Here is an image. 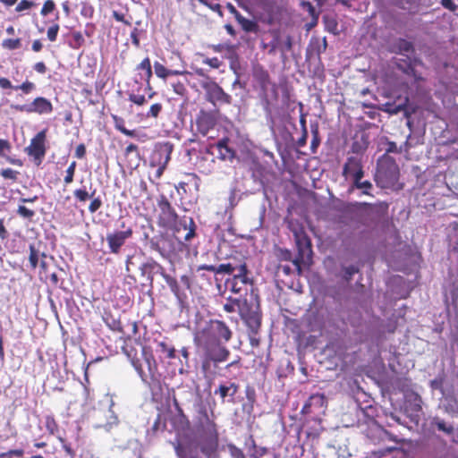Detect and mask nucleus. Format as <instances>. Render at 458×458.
I'll list each match as a JSON object with an SVG mask.
<instances>
[{"mask_svg": "<svg viewBox=\"0 0 458 458\" xmlns=\"http://www.w3.org/2000/svg\"><path fill=\"white\" fill-rule=\"evenodd\" d=\"M343 175L345 178L351 177L352 181L355 179H362L364 171L360 159L357 157H349L344 165Z\"/></svg>", "mask_w": 458, "mask_h": 458, "instance_id": "nucleus-17", "label": "nucleus"}, {"mask_svg": "<svg viewBox=\"0 0 458 458\" xmlns=\"http://www.w3.org/2000/svg\"><path fill=\"white\" fill-rule=\"evenodd\" d=\"M230 139L228 137H224L220 139L217 142L214 144H210L208 146V151L211 154L212 148H216L217 150V158L222 161H230L232 162L236 157V151L229 145Z\"/></svg>", "mask_w": 458, "mask_h": 458, "instance_id": "nucleus-15", "label": "nucleus"}, {"mask_svg": "<svg viewBox=\"0 0 458 458\" xmlns=\"http://www.w3.org/2000/svg\"><path fill=\"white\" fill-rule=\"evenodd\" d=\"M203 63L213 69H218L222 65V62L217 57L206 58Z\"/></svg>", "mask_w": 458, "mask_h": 458, "instance_id": "nucleus-61", "label": "nucleus"}, {"mask_svg": "<svg viewBox=\"0 0 458 458\" xmlns=\"http://www.w3.org/2000/svg\"><path fill=\"white\" fill-rule=\"evenodd\" d=\"M137 83V89H131L128 92V98L131 102L133 104L141 106H144L147 103V99L145 98L144 94H140L141 89H143L142 83Z\"/></svg>", "mask_w": 458, "mask_h": 458, "instance_id": "nucleus-27", "label": "nucleus"}, {"mask_svg": "<svg viewBox=\"0 0 458 458\" xmlns=\"http://www.w3.org/2000/svg\"><path fill=\"white\" fill-rule=\"evenodd\" d=\"M163 110V105L161 103H155L150 106L148 111L146 114V118L157 119Z\"/></svg>", "mask_w": 458, "mask_h": 458, "instance_id": "nucleus-42", "label": "nucleus"}, {"mask_svg": "<svg viewBox=\"0 0 458 458\" xmlns=\"http://www.w3.org/2000/svg\"><path fill=\"white\" fill-rule=\"evenodd\" d=\"M111 117L114 122V128L117 131H119L123 134L131 137V138L138 137V133H137L136 130H128L125 127V121L123 117H121L117 114H111Z\"/></svg>", "mask_w": 458, "mask_h": 458, "instance_id": "nucleus-26", "label": "nucleus"}, {"mask_svg": "<svg viewBox=\"0 0 458 458\" xmlns=\"http://www.w3.org/2000/svg\"><path fill=\"white\" fill-rule=\"evenodd\" d=\"M141 276L145 277L148 284L152 286L154 282V275H163L165 268L154 259H150L140 267Z\"/></svg>", "mask_w": 458, "mask_h": 458, "instance_id": "nucleus-20", "label": "nucleus"}, {"mask_svg": "<svg viewBox=\"0 0 458 458\" xmlns=\"http://www.w3.org/2000/svg\"><path fill=\"white\" fill-rule=\"evenodd\" d=\"M238 269V266H234L232 263L220 264L219 266L215 265H199L197 268L198 271L207 270L214 272L216 274H228L233 275Z\"/></svg>", "mask_w": 458, "mask_h": 458, "instance_id": "nucleus-25", "label": "nucleus"}, {"mask_svg": "<svg viewBox=\"0 0 458 458\" xmlns=\"http://www.w3.org/2000/svg\"><path fill=\"white\" fill-rule=\"evenodd\" d=\"M170 60H178L180 64L177 67H173V65L165 67L158 62L154 63L155 73L158 78L165 80L167 77L172 75H183L188 73L185 70V63L179 53H172Z\"/></svg>", "mask_w": 458, "mask_h": 458, "instance_id": "nucleus-6", "label": "nucleus"}, {"mask_svg": "<svg viewBox=\"0 0 458 458\" xmlns=\"http://www.w3.org/2000/svg\"><path fill=\"white\" fill-rule=\"evenodd\" d=\"M172 86H173V89H174V93L179 96L183 97L187 93V89H186L184 84L181 81H177V82L174 83Z\"/></svg>", "mask_w": 458, "mask_h": 458, "instance_id": "nucleus-59", "label": "nucleus"}, {"mask_svg": "<svg viewBox=\"0 0 458 458\" xmlns=\"http://www.w3.org/2000/svg\"><path fill=\"white\" fill-rule=\"evenodd\" d=\"M105 323L113 331L123 332V326L119 319L114 318L111 315L104 317Z\"/></svg>", "mask_w": 458, "mask_h": 458, "instance_id": "nucleus-37", "label": "nucleus"}, {"mask_svg": "<svg viewBox=\"0 0 458 458\" xmlns=\"http://www.w3.org/2000/svg\"><path fill=\"white\" fill-rule=\"evenodd\" d=\"M21 47V39L16 38H5L2 41V47L7 50H15Z\"/></svg>", "mask_w": 458, "mask_h": 458, "instance_id": "nucleus-38", "label": "nucleus"}, {"mask_svg": "<svg viewBox=\"0 0 458 458\" xmlns=\"http://www.w3.org/2000/svg\"><path fill=\"white\" fill-rule=\"evenodd\" d=\"M76 165H77L76 162L72 161L67 167V169L65 171V176L64 178V182L65 185H68L73 182Z\"/></svg>", "mask_w": 458, "mask_h": 458, "instance_id": "nucleus-41", "label": "nucleus"}, {"mask_svg": "<svg viewBox=\"0 0 458 458\" xmlns=\"http://www.w3.org/2000/svg\"><path fill=\"white\" fill-rule=\"evenodd\" d=\"M142 355L144 358V361L147 365L148 372H146L142 368V363L140 359L131 357V362L140 378L146 382L148 377L154 379L157 373V363L155 360V357L151 351H148L146 347L142 348Z\"/></svg>", "mask_w": 458, "mask_h": 458, "instance_id": "nucleus-5", "label": "nucleus"}, {"mask_svg": "<svg viewBox=\"0 0 458 458\" xmlns=\"http://www.w3.org/2000/svg\"><path fill=\"white\" fill-rule=\"evenodd\" d=\"M268 33L271 35L272 39L268 43L261 42V48L267 49V54L274 55L276 51L280 52L281 49V34L278 30H270Z\"/></svg>", "mask_w": 458, "mask_h": 458, "instance_id": "nucleus-23", "label": "nucleus"}, {"mask_svg": "<svg viewBox=\"0 0 458 458\" xmlns=\"http://www.w3.org/2000/svg\"><path fill=\"white\" fill-rule=\"evenodd\" d=\"M239 391V385L234 382L226 384H220L218 388L215 390L214 394H218L222 400V403L225 402L226 397H230L231 400L228 402L233 403V397Z\"/></svg>", "mask_w": 458, "mask_h": 458, "instance_id": "nucleus-22", "label": "nucleus"}, {"mask_svg": "<svg viewBox=\"0 0 458 458\" xmlns=\"http://www.w3.org/2000/svg\"><path fill=\"white\" fill-rule=\"evenodd\" d=\"M242 320L245 322L249 329L250 335H258L261 327V314L257 310L250 312V315H244Z\"/></svg>", "mask_w": 458, "mask_h": 458, "instance_id": "nucleus-24", "label": "nucleus"}, {"mask_svg": "<svg viewBox=\"0 0 458 458\" xmlns=\"http://www.w3.org/2000/svg\"><path fill=\"white\" fill-rule=\"evenodd\" d=\"M352 187L349 191H352V188L362 190V194L371 196L370 190L373 188L372 183L369 181H363L361 179H355Z\"/></svg>", "mask_w": 458, "mask_h": 458, "instance_id": "nucleus-33", "label": "nucleus"}, {"mask_svg": "<svg viewBox=\"0 0 458 458\" xmlns=\"http://www.w3.org/2000/svg\"><path fill=\"white\" fill-rule=\"evenodd\" d=\"M235 304L237 305V311L239 312V315L241 318H244V315H250V312L257 311L258 310H254L252 308V305L248 302L246 299H243L241 301H236Z\"/></svg>", "mask_w": 458, "mask_h": 458, "instance_id": "nucleus-31", "label": "nucleus"}, {"mask_svg": "<svg viewBox=\"0 0 458 458\" xmlns=\"http://www.w3.org/2000/svg\"><path fill=\"white\" fill-rule=\"evenodd\" d=\"M372 208V204L367 202H355L349 204L341 218L349 219L355 223H362L363 210Z\"/></svg>", "mask_w": 458, "mask_h": 458, "instance_id": "nucleus-16", "label": "nucleus"}, {"mask_svg": "<svg viewBox=\"0 0 458 458\" xmlns=\"http://www.w3.org/2000/svg\"><path fill=\"white\" fill-rule=\"evenodd\" d=\"M91 201L89 205V211L91 214L96 213L102 207V200L99 197L90 198Z\"/></svg>", "mask_w": 458, "mask_h": 458, "instance_id": "nucleus-56", "label": "nucleus"}, {"mask_svg": "<svg viewBox=\"0 0 458 458\" xmlns=\"http://www.w3.org/2000/svg\"><path fill=\"white\" fill-rule=\"evenodd\" d=\"M219 436L199 437V447L207 458H213L218 450Z\"/></svg>", "mask_w": 458, "mask_h": 458, "instance_id": "nucleus-18", "label": "nucleus"}, {"mask_svg": "<svg viewBox=\"0 0 458 458\" xmlns=\"http://www.w3.org/2000/svg\"><path fill=\"white\" fill-rule=\"evenodd\" d=\"M236 301H241L239 298H232L229 297L227 299V302L224 304L223 309L225 311L228 313H233L237 310V305L235 304Z\"/></svg>", "mask_w": 458, "mask_h": 458, "instance_id": "nucleus-52", "label": "nucleus"}, {"mask_svg": "<svg viewBox=\"0 0 458 458\" xmlns=\"http://www.w3.org/2000/svg\"><path fill=\"white\" fill-rule=\"evenodd\" d=\"M157 351L161 352L162 353L165 354V357L168 359H174L176 350L174 346L168 345L165 342H158L157 343Z\"/></svg>", "mask_w": 458, "mask_h": 458, "instance_id": "nucleus-36", "label": "nucleus"}, {"mask_svg": "<svg viewBox=\"0 0 458 458\" xmlns=\"http://www.w3.org/2000/svg\"><path fill=\"white\" fill-rule=\"evenodd\" d=\"M33 6H35L34 2L30 1V0H21L17 4V5L15 7V11L17 13H21L23 11L31 9Z\"/></svg>", "mask_w": 458, "mask_h": 458, "instance_id": "nucleus-53", "label": "nucleus"}, {"mask_svg": "<svg viewBox=\"0 0 458 458\" xmlns=\"http://www.w3.org/2000/svg\"><path fill=\"white\" fill-rule=\"evenodd\" d=\"M55 9V3L53 0H47V1H45L44 4L41 8L40 14L42 16H47L49 13H53Z\"/></svg>", "mask_w": 458, "mask_h": 458, "instance_id": "nucleus-51", "label": "nucleus"}, {"mask_svg": "<svg viewBox=\"0 0 458 458\" xmlns=\"http://www.w3.org/2000/svg\"><path fill=\"white\" fill-rule=\"evenodd\" d=\"M46 130H43L36 134L30 140V144L25 148V152L32 157L37 163L40 165L46 155Z\"/></svg>", "mask_w": 458, "mask_h": 458, "instance_id": "nucleus-10", "label": "nucleus"}, {"mask_svg": "<svg viewBox=\"0 0 458 458\" xmlns=\"http://www.w3.org/2000/svg\"><path fill=\"white\" fill-rule=\"evenodd\" d=\"M301 6L308 12L311 19L314 20V23H318L319 13L316 11L312 4L308 1H303Z\"/></svg>", "mask_w": 458, "mask_h": 458, "instance_id": "nucleus-43", "label": "nucleus"}, {"mask_svg": "<svg viewBox=\"0 0 458 458\" xmlns=\"http://www.w3.org/2000/svg\"><path fill=\"white\" fill-rule=\"evenodd\" d=\"M11 108L18 112L28 114L36 113L38 114H50L53 112V105L44 97H37L29 105H12Z\"/></svg>", "mask_w": 458, "mask_h": 458, "instance_id": "nucleus-7", "label": "nucleus"}, {"mask_svg": "<svg viewBox=\"0 0 458 458\" xmlns=\"http://www.w3.org/2000/svg\"><path fill=\"white\" fill-rule=\"evenodd\" d=\"M58 31H59V25L57 23L52 25L47 30V38L52 42L55 41L56 38H57Z\"/></svg>", "mask_w": 458, "mask_h": 458, "instance_id": "nucleus-57", "label": "nucleus"}, {"mask_svg": "<svg viewBox=\"0 0 458 458\" xmlns=\"http://www.w3.org/2000/svg\"><path fill=\"white\" fill-rule=\"evenodd\" d=\"M202 419L198 424L199 437L219 436L217 425L214 420L210 419L205 408L201 410Z\"/></svg>", "mask_w": 458, "mask_h": 458, "instance_id": "nucleus-19", "label": "nucleus"}, {"mask_svg": "<svg viewBox=\"0 0 458 458\" xmlns=\"http://www.w3.org/2000/svg\"><path fill=\"white\" fill-rule=\"evenodd\" d=\"M36 89V85L34 82L26 80L21 85H17L14 87L15 90H21L24 94H30Z\"/></svg>", "mask_w": 458, "mask_h": 458, "instance_id": "nucleus-48", "label": "nucleus"}, {"mask_svg": "<svg viewBox=\"0 0 458 458\" xmlns=\"http://www.w3.org/2000/svg\"><path fill=\"white\" fill-rule=\"evenodd\" d=\"M400 176L399 166L394 157L385 154L377 162L374 175L377 185L382 189H394Z\"/></svg>", "mask_w": 458, "mask_h": 458, "instance_id": "nucleus-1", "label": "nucleus"}, {"mask_svg": "<svg viewBox=\"0 0 458 458\" xmlns=\"http://www.w3.org/2000/svg\"><path fill=\"white\" fill-rule=\"evenodd\" d=\"M237 22L241 25L242 30L245 32L257 33L259 30V26L256 21L249 20L242 15L240 16V18L237 20Z\"/></svg>", "mask_w": 458, "mask_h": 458, "instance_id": "nucleus-29", "label": "nucleus"}, {"mask_svg": "<svg viewBox=\"0 0 458 458\" xmlns=\"http://www.w3.org/2000/svg\"><path fill=\"white\" fill-rule=\"evenodd\" d=\"M133 234L131 227H127L123 231H114L106 234V242L110 253L118 254L126 241Z\"/></svg>", "mask_w": 458, "mask_h": 458, "instance_id": "nucleus-11", "label": "nucleus"}, {"mask_svg": "<svg viewBox=\"0 0 458 458\" xmlns=\"http://www.w3.org/2000/svg\"><path fill=\"white\" fill-rule=\"evenodd\" d=\"M139 35H140V30L137 28H134L131 30V35H130L133 46L137 48L140 47V46Z\"/></svg>", "mask_w": 458, "mask_h": 458, "instance_id": "nucleus-62", "label": "nucleus"}, {"mask_svg": "<svg viewBox=\"0 0 458 458\" xmlns=\"http://www.w3.org/2000/svg\"><path fill=\"white\" fill-rule=\"evenodd\" d=\"M17 214L27 219H31L35 216V212L31 209H29L25 206L20 205L17 209Z\"/></svg>", "mask_w": 458, "mask_h": 458, "instance_id": "nucleus-55", "label": "nucleus"}, {"mask_svg": "<svg viewBox=\"0 0 458 458\" xmlns=\"http://www.w3.org/2000/svg\"><path fill=\"white\" fill-rule=\"evenodd\" d=\"M201 87L205 91L206 100L214 106L232 104V97L215 81L203 82Z\"/></svg>", "mask_w": 458, "mask_h": 458, "instance_id": "nucleus-4", "label": "nucleus"}, {"mask_svg": "<svg viewBox=\"0 0 458 458\" xmlns=\"http://www.w3.org/2000/svg\"><path fill=\"white\" fill-rule=\"evenodd\" d=\"M29 260L31 267L35 269L38 267V250L35 248L33 244L30 245Z\"/></svg>", "mask_w": 458, "mask_h": 458, "instance_id": "nucleus-50", "label": "nucleus"}, {"mask_svg": "<svg viewBox=\"0 0 458 458\" xmlns=\"http://www.w3.org/2000/svg\"><path fill=\"white\" fill-rule=\"evenodd\" d=\"M311 133H312V140H311V143H310V150H311V153L314 154L317 152V149L320 144V137H319V132H318V129L317 126L311 129Z\"/></svg>", "mask_w": 458, "mask_h": 458, "instance_id": "nucleus-44", "label": "nucleus"}, {"mask_svg": "<svg viewBox=\"0 0 458 458\" xmlns=\"http://www.w3.org/2000/svg\"><path fill=\"white\" fill-rule=\"evenodd\" d=\"M293 49V38L290 35H287L284 40L281 39V49L280 53L282 56H284L286 53L292 51Z\"/></svg>", "mask_w": 458, "mask_h": 458, "instance_id": "nucleus-46", "label": "nucleus"}, {"mask_svg": "<svg viewBox=\"0 0 458 458\" xmlns=\"http://www.w3.org/2000/svg\"><path fill=\"white\" fill-rule=\"evenodd\" d=\"M19 172L12 168H4L0 171V175L6 180L16 182L18 180Z\"/></svg>", "mask_w": 458, "mask_h": 458, "instance_id": "nucleus-45", "label": "nucleus"}, {"mask_svg": "<svg viewBox=\"0 0 458 458\" xmlns=\"http://www.w3.org/2000/svg\"><path fill=\"white\" fill-rule=\"evenodd\" d=\"M45 426L50 435H55L58 431V423L53 415L46 416Z\"/></svg>", "mask_w": 458, "mask_h": 458, "instance_id": "nucleus-39", "label": "nucleus"}, {"mask_svg": "<svg viewBox=\"0 0 458 458\" xmlns=\"http://www.w3.org/2000/svg\"><path fill=\"white\" fill-rule=\"evenodd\" d=\"M180 225L182 226L185 230L188 229V233L184 236V241L190 242L196 235L197 226L194 220L190 217L189 223H187V221L183 219L180 222Z\"/></svg>", "mask_w": 458, "mask_h": 458, "instance_id": "nucleus-30", "label": "nucleus"}, {"mask_svg": "<svg viewBox=\"0 0 458 458\" xmlns=\"http://www.w3.org/2000/svg\"><path fill=\"white\" fill-rule=\"evenodd\" d=\"M205 355L215 363L225 361L230 356V351L225 346V343H198Z\"/></svg>", "mask_w": 458, "mask_h": 458, "instance_id": "nucleus-9", "label": "nucleus"}, {"mask_svg": "<svg viewBox=\"0 0 458 458\" xmlns=\"http://www.w3.org/2000/svg\"><path fill=\"white\" fill-rule=\"evenodd\" d=\"M173 150L174 144L169 141L157 144L150 157V165H167L171 160Z\"/></svg>", "mask_w": 458, "mask_h": 458, "instance_id": "nucleus-13", "label": "nucleus"}, {"mask_svg": "<svg viewBox=\"0 0 458 458\" xmlns=\"http://www.w3.org/2000/svg\"><path fill=\"white\" fill-rule=\"evenodd\" d=\"M231 291L234 293H241L246 291L249 284H252V280L249 277V270L245 262L238 265V269L233 274V278L227 281Z\"/></svg>", "mask_w": 458, "mask_h": 458, "instance_id": "nucleus-8", "label": "nucleus"}, {"mask_svg": "<svg viewBox=\"0 0 458 458\" xmlns=\"http://www.w3.org/2000/svg\"><path fill=\"white\" fill-rule=\"evenodd\" d=\"M327 398L324 394H311L304 403L301 413L304 415L324 413L327 408Z\"/></svg>", "mask_w": 458, "mask_h": 458, "instance_id": "nucleus-12", "label": "nucleus"}, {"mask_svg": "<svg viewBox=\"0 0 458 458\" xmlns=\"http://www.w3.org/2000/svg\"><path fill=\"white\" fill-rule=\"evenodd\" d=\"M233 337V332L225 322L219 319H210L198 332V343H228Z\"/></svg>", "mask_w": 458, "mask_h": 458, "instance_id": "nucleus-2", "label": "nucleus"}, {"mask_svg": "<svg viewBox=\"0 0 458 458\" xmlns=\"http://www.w3.org/2000/svg\"><path fill=\"white\" fill-rule=\"evenodd\" d=\"M344 279L346 281H350L352 277V276L359 272V268L353 265L346 267L344 268Z\"/></svg>", "mask_w": 458, "mask_h": 458, "instance_id": "nucleus-58", "label": "nucleus"}, {"mask_svg": "<svg viewBox=\"0 0 458 458\" xmlns=\"http://www.w3.org/2000/svg\"><path fill=\"white\" fill-rule=\"evenodd\" d=\"M72 40L69 43L70 47L73 49H79L85 43V39L81 31H73L72 33Z\"/></svg>", "mask_w": 458, "mask_h": 458, "instance_id": "nucleus-40", "label": "nucleus"}, {"mask_svg": "<svg viewBox=\"0 0 458 458\" xmlns=\"http://www.w3.org/2000/svg\"><path fill=\"white\" fill-rule=\"evenodd\" d=\"M252 76L261 91L265 94L271 84L268 72L262 65L258 64L252 69Z\"/></svg>", "mask_w": 458, "mask_h": 458, "instance_id": "nucleus-21", "label": "nucleus"}, {"mask_svg": "<svg viewBox=\"0 0 458 458\" xmlns=\"http://www.w3.org/2000/svg\"><path fill=\"white\" fill-rule=\"evenodd\" d=\"M264 9L269 13L268 23H272L274 18L272 17V13L279 11V6L274 0H267L264 4Z\"/></svg>", "mask_w": 458, "mask_h": 458, "instance_id": "nucleus-47", "label": "nucleus"}, {"mask_svg": "<svg viewBox=\"0 0 458 458\" xmlns=\"http://www.w3.org/2000/svg\"><path fill=\"white\" fill-rule=\"evenodd\" d=\"M217 123V117L214 112L200 110L196 117L197 131L207 136Z\"/></svg>", "mask_w": 458, "mask_h": 458, "instance_id": "nucleus-14", "label": "nucleus"}, {"mask_svg": "<svg viewBox=\"0 0 458 458\" xmlns=\"http://www.w3.org/2000/svg\"><path fill=\"white\" fill-rule=\"evenodd\" d=\"M24 454V451L22 449H13L4 453L0 454V458H20Z\"/></svg>", "mask_w": 458, "mask_h": 458, "instance_id": "nucleus-54", "label": "nucleus"}, {"mask_svg": "<svg viewBox=\"0 0 458 458\" xmlns=\"http://www.w3.org/2000/svg\"><path fill=\"white\" fill-rule=\"evenodd\" d=\"M58 440L61 442L62 447L66 454L73 458L75 456V451L71 447V445L61 437H58Z\"/></svg>", "mask_w": 458, "mask_h": 458, "instance_id": "nucleus-60", "label": "nucleus"}, {"mask_svg": "<svg viewBox=\"0 0 458 458\" xmlns=\"http://www.w3.org/2000/svg\"><path fill=\"white\" fill-rule=\"evenodd\" d=\"M95 194L96 190H94L91 193H89L85 187L73 191V196L81 203L87 201L89 198H93Z\"/></svg>", "mask_w": 458, "mask_h": 458, "instance_id": "nucleus-35", "label": "nucleus"}, {"mask_svg": "<svg viewBox=\"0 0 458 458\" xmlns=\"http://www.w3.org/2000/svg\"><path fill=\"white\" fill-rule=\"evenodd\" d=\"M137 70H142L144 71V78L147 81V85L145 87V89H151V86H150V79L152 77V67H151V63H150V59L148 57H146L144 58L138 65H137Z\"/></svg>", "mask_w": 458, "mask_h": 458, "instance_id": "nucleus-28", "label": "nucleus"}, {"mask_svg": "<svg viewBox=\"0 0 458 458\" xmlns=\"http://www.w3.org/2000/svg\"><path fill=\"white\" fill-rule=\"evenodd\" d=\"M436 425H437L438 430H441V431L445 432L447 434L452 433L453 430H454L453 426H451V425L447 426L444 420L437 421Z\"/></svg>", "mask_w": 458, "mask_h": 458, "instance_id": "nucleus-63", "label": "nucleus"}, {"mask_svg": "<svg viewBox=\"0 0 458 458\" xmlns=\"http://www.w3.org/2000/svg\"><path fill=\"white\" fill-rule=\"evenodd\" d=\"M208 47L212 49L215 53H221L223 51L232 52L234 54L233 46L230 44H216V45H209Z\"/></svg>", "mask_w": 458, "mask_h": 458, "instance_id": "nucleus-49", "label": "nucleus"}, {"mask_svg": "<svg viewBox=\"0 0 458 458\" xmlns=\"http://www.w3.org/2000/svg\"><path fill=\"white\" fill-rule=\"evenodd\" d=\"M323 21L325 24V30L327 31H328L334 35L339 34L338 22L335 17L325 15L323 17Z\"/></svg>", "mask_w": 458, "mask_h": 458, "instance_id": "nucleus-32", "label": "nucleus"}, {"mask_svg": "<svg viewBox=\"0 0 458 458\" xmlns=\"http://www.w3.org/2000/svg\"><path fill=\"white\" fill-rule=\"evenodd\" d=\"M157 205L158 208V226L174 228L178 222L179 216L167 197L165 194H161L157 200Z\"/></svg>", "mask_w": 458, "mask_h": 458, "instance_id": "nucleus-3", "label": "nucleus"}, {"mask_svg": "<svg viewBox=\"0 0 458 458\" xmlns=\"http://www.w3.org/2000/svg\"><path fill=\"white\" fill-rule=\"evenodd\" d=\"M12 147L7 140L0 139V156H4V152H9Z\"/></svg>", "mask_w": 458, "mask_h": 458, "instance_id": "nucleus-64", "label": "nucleus"}, {"mask_svg": "<svg viewBox=\"0 0 458 458\" xmlns=\"http://www.w3.org/2000/svg\"><path fill=\"white\" fill-rule=\"evenodd\" d=\"M162 277L166 282L167 285L169 286L171 292L176 296L180 297V287L178 284L177 280L171 276L170 275L166 274L165 271L163 273Z\"/></svg>", "mask_w": 458, "mask_h": 458, "instance_id": "nucleus-34", "label": "nucleus"}]
</instances>
